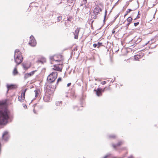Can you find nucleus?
Instances as JSON below:
<instances>
[{
    "mask_svg": "<svg viewBox=\"0 0 158 158\" xmlns=\"http://www.w3.org/2000/svg\"><path fill=\"white\" fill-rule=\"evenodd\" d=\"M10 112L7 108L6 101H0V124H5L8 122Z\"/></svg>",
    "mask_w": 158,
    "mask_h": 158,
    "instance_id": "f257e3e1",
    "label": "nucleus"
},
{
    "mask_svg": "<svg viewBox=\"0 0 158 158\" xmlns=\"http://www.w3.org/2000/svg\"><path fill=\"white\" fill-rule=\"evenodd\" d=\"M14 57L15 62L17 65L20 64L23 61V58L21 55V53L18 49H16L15 51Z\"/></svg>",
    "mask_w": 158,
    "mask_h": 158,
    "instance_id": "f03ea898",
    "label": "nucleus"
},
{
    "mask_svg": "<svg viewBox=\"0 0 158 158\" xmlns=\"http://www.w3.org/2000/svg\"><path fill=\"white\" fill-rule=\"evenodd\" d=\"M57 77V73L56 71L52 72L47 77V80L49 82L52 83L53 82Z\"/></svg>",
    "mask_w": 158,
    "mask_h": 158,
    "instance_id": "7ed1b4c3",
    "label": "nucleus"
},
{
    "mask_svg": "<svg viewBox=\"0 0 158 158\" xmlns=\"http://www.w3.org/2000/svg\"><path fill=\"white\" fill-rule=\"evenodd\" d=\"M29 44L31 46L33 47L35 46L36 44V41L34 37L32 35L30 37Z\"/></svg>",
    "mask_w": 158,
    "mask_h": 158,
    "instance_id": "20e7f679",
    "label": "nucleus"
},
{
    "mask_svg": "<svg viewBox=\"0 0 158 158\" xmlns=\"http://www.w3.org/2000/svg\"><path fill=\"white\" fill-rule=\"evenodd\" d=\"M26 90H27L26 89L22 91L21 96H19L18 99H19V101L20 102H22V100L24 99L25 93V92H26Z\"/></svg>",
    "mask_w": 158,
    "mask_h": 158,
    "instance_id": "39448f33",
    "label": "nucleus"
},
{
    "mask_svg": "<svg viewBox=\"0 0 158 158\" xmlns=\"http://www.w3.org/2000/svg\"><path fill=\"white\" fill-rule=\"evenodd\" d=\"M6 87L7 88V92H8L9 89H14L16 88L17 87V85L15 84L9 85L7 84Z\"/></svg>",
    "mask_w": 158,
    "mask_h": 158,
    "instance_id": "423d86ee",
    "label": "nucleus"
},
{
    "mask_svg": "<svg viewBox=\"0 0 158 158\" xmlns=\"http://www.w3.org/2000/svg\"><path fill=\"white\" fill-rule=\"evenodd\" d=\"M2 138L3 139L6 141L8 140L9 138V135L7 131H5L3 133L2 135Z\"/></svg>",
    "mask_w": 158,
    "mask_h": 158,
    "instance_id": "0eeeda50",
    "label": "nucleus"
},
{
    "mask_svg": "<svg viewBox=\"0 0 158 158\" xmlns=\"http://www.w3.org/2000/svg\"><path fill=\"white\" fill-rule=\"evenodd\" d=\"M144 56V54L141 53H139L136 55L134 57L135 60H138L139 59L141 58Z\"/></svg>",
    "mask_w": 158,
    "mask_h": 158,
    "instance_id": "6e6552de",
    "label": "nucleus"
},
{
    "mask_svg": "<svg viewBox=\"0 0 158 158\" xmlns=\"http://www.w3.org/2000/svg\"><path fill=\"white\" fill-rule=\"evenodd\" d=\"M101 9L99 6L96 7L94 10V13L95 15L96 16L98 15L99 11H101Z\"/></svg>",
    "mask_w": 158,
    "mask_h": 158,
    "instance_id": "1a4fd4ad",
    "label": "nucleus"
},
{
    "mask_svg": "<svg viewBox=\"0 0 158 158\" xmlns=\"http://www.w3.org/2000/svg\"><path fill=\"white\" fill-rule=\"evenodd\" d=\"M80 28H77L76 29L74 32H73V34L74 35V38L75 39H77L78 38V35L79 32L80 31Z\"/></svg>",
    "mask_w": 158,
    "mask_h": 158,
    "instance_id": "9d476101",
    "label": "nucleus"
},
{
    "mask_svg": "<svg viewBox=\"0 0 158 158\" xmlns=\"http://www.w3.org/2000/svg\"><path fill=\"white\" fill-rule=\"evenodd\" d=\"M35 98H37L38 97L40 93V90L39 89H37L34 90Z\"/></svg>",
    "mask_w": 158,
    "mask_h": 158,
    "instance_id": "9b49d317",
    "label": "nucleus"
},
{
    "mask_svg": "<svg viewBox=\"0 0 158 158\" xmlns=\"http://www.w3.org/2000/svg\"><path fill=\"white\" fill-rule=\"evenodd\" d=\"M53 69L55 70H57L58 71H61L62 70V68H60L57 65H54V68Z\"/></svg>",
    "mask_w": 158,
    "mask_h": 158,
    "instance_id": "f8f14e48",
    "label": "nucleus"
},
{
    "mask_svg": "<svg viewBox=\"0 0 158 158\" xmlns=\"http://www.w3.org/2000/svg\"><path fill=\"white\" fill-rule=\"evenodd\" d=\"M36 71V70L33 71L30 73H27L25 74V76L27 77L31 76L34 74Z\"/></svg>",
    "mask_w": 158,
    "mask_h": 158,
    "instance_id": "ddd939ff",
    "label": "nucleus"
},
{
    "mask_svg": "<svg viewBox=\"0 0 158 158\" xmlns=\"http://www.w3.org/2000/svg\"><path fill=\"white\" fill-rule=\"evenodd\" d=\"M94 91L96 92L97 95L99 96H100L101 94V89H98L97 90H94Z\"/></svg>",
    "mask_w": 158,
    "mask_h": 158,
    "instance_id": "4468645a",
    "label": "nucleus"
},
{
    "mask_svg": "<svg viewBox=\"0 0 158 158\" xmlns=\"http://www.w3.org/2000/svg\"><path fill=\"white\" fill-rule=\"evenodd\" d=\"M122 143H123L122 142L120 141L116 145L113 144V148H115L116 147H117L118 146H119L121 144H122Z\"/></svg>",
    "mask_w": 158,
    "mask_h": 158,
    "instance_id": "2eb2a0df",
    "label": "nucleus"
},
{
    "mask_svg": "<svg viewBox=\"0 0 158 158\" xmlns=\"http://www.w3.org/2000/svg\"><path fill=\"white\" fill-rule=\"evenodd\" d=\"M18 73V72L16 68H14L13 72V74L14 75H16Z\"/></svg>",
    "mask_w": 158,
    "mask_h": 158,
    "instance_id": "dca6fc26",
    "label": "nucleus"
},
{
    "mask_svg": "<svg viewBox=\"0 0 158 158\" xmlns=\"http://www.w3.org/2000/svg\"><path fill=\"white\" fill-rule=\"evenodd\" d=\"M136 39H137V40L136 42V44H138L139 42H140L142 40L141 39V38H140L139 37L138 38L137 37H135V40Z\"/></svg>",
    "mask_w": 158,
    "mask_h": 158,
    "instance_id": "f3484780",
    "label": "nucleus"
},
{
    "mask_svg": "<svg viewBox=\"0 0 158 158\" xmlns=\"http://www.w3.org/2000/svg\"><path fill=\"white\" fill-rule=\"evenodd\" d=\"M131 11H132V10L130 9L127 10L126 11V13L124 15V17H125L127 15L128 13H130Z\"/></svg>",
    "mask_w": 158,
    "mask_h": 158,
    "instance_id": "a211bd4d",
    "label": "nucleus"
},
{
    "mask_svg": "<svg viewBox=\"0 0 158 158\" xmlns=\"http://www.w3.org/2000/svg\"><path fill=\"white\" fill-rule=\"evenodd\" d=\"M70 95L73 98L75 97V92L74 91H71L70 93Z\"/></svg>",
    "mask_w": 158,
    "mask_h": 158,
    "instance_id": "6ab92c4d",
    "label": "nucleus"
},
{
    "mask_svg": "<svg viewBox=\"0 0 158 158\" xmlns=\"http://www.w3.org/2000/svg\"><path fill=\"white\" fill-rule=\"evenodd\" d=\"M62 19V16H58L57 19V21L58 22L60 21Z\"/></svg>",
    "mask_w": 158,
    "mask_h": 158,
    "instance_id": "aec40b11",
    "label": "nucleus"
},
{
    "mask_svg": "<svg viewBox=\"0 0 158 158\" xmlns=\"http://www.w3.org/2000/svg\"><path fill=\"white\" fill-rule=\"evenodd\" d=\"M127 20L128 22L131 23L132 20V19L131 17H129L128 18Z\"/></svg>",
    "mask_w": 158,
    "mask_h": 158,
    "instance_id": "412c9836",
    "label": "nucleus"
},
{
    "mask_svg": "<svg viewBox=\"0 0 158 158\" xmlns=\"http://www.w3.org/2000/svg\"><path fill=\"white\" fill-rule=\"evenodd\" d=\"M61 103L62 102L61 101L57 102L56 103V105L57 106H60L61 104Z\"/></svg>",
    "mask_w": 158,
    "mask_h": 158,
    "instance_id": "4be33fe9",
    "label": "nucleus"
},
{
    "mask_svg": "<svg viewBox=\"0 0 158 158\" xmlns=\"http://www.w3.org/2000/svg\"><path fill=\"white\" fill-rule=\"evenodd\" d=\"M23 67L24 68V69L26 70H27L29 67L27 66L25 64L23 65Z\"/></svg>",
    "mask_w": 158,
    "mask_h": 158,
    "instance_id": "5701e85b",
    "label": "nucleus"
},
{
    "mask_svg": "<svg viewBox=\"0 0 158 158\" xmlns=\"http://www.w3.org/2000/svg\"><path fill=\"white\" fill-rule=\"evenodd\" d=\"M97 44V48H98L102 45V43H101L98 42Z\"/></svg>",
    "mask_w": 158,
    "mask_h": 158,
    "instance_id": "b1692460",
    "label": "nucleus"
},
{
    "mask_svg": "<svg viewBox=\"0 0 158 158\" xmlns=\"http://www.w3.org/2000/svg\"><path fill=\"white\" fill-rule=\"evenodd\" d=\"M61 81V78H59L58 79H57V82H56V84L57 85L58 83V82H60V81Z\"/></svg>",
    "mask_w": 158,
    "mask_h": 158,
    "instance_id": "393cba45",
    "label": "nucleus"
},
{
    "mask_svg": "<svg viewBox=\"0 0 158 158\" xmlns=\"http://www.w3.org/2000/svg\"><path fill=\"white\" fill-rule=\"evenodd\" d=\"M115 137V136L114 135H110L109 136V137L110 138H114Z\"/></svg>",
    "mask_w": 158,
    "mask_h": 158,
    "instance_id": "a878e982",
    "label": "nucleus"
},
{
    "mask_svg": "<svg viewBox=\"0 0 158 158\" xmlns=\"http://www.w3.org/2000/svg\"><path fill=\"white\" fill-rule=\"evenodd\" d=\"M87 3V0H83L82 3L83 4H85Z\"/></svg>",
    "mask_w": 158,
    "mask_h": 158,
    "instance_id": "bb28decb",
    "label": "nucleus"
},
{
    "mask_svg": "<svg viewBox=\"0 0 158 158\" xmlns=\"http://www.w3.org/2000/svg\"><path fill=\"white\" fill-rule=\"evenodd\" d=\"M106 15H107V11L106 10L105 12V15L104 16V20H105V19L106 18Z\"/></svg>",
    "mask_w": 158,
    "mask_h": 158,
    "instance_id": "cd10ccee",
    "label": "nucleus"
},
{
    "mask_svg": "<svg viewBox=\"0 0 158 158\" xmlns=\"http://www.w3.org/2000/svg\"><path fill=\"white\" fill-rule=\"evenodd\" d=\"M139 24V22H137L136 23H134V26L136 27L137 26L138 24Z\"/></svg>",
    "mask_w": 158,
    "mask_h": 158,
    "instance_id": "c85d7f7f",
    "label": "nucleus"
},
{
    "mask_svg": "<svg viewBox=\"0 0 158 158\" xmlns=\"http://www.w3.org/2000/svg\"><path fill=\"white\" fill-rule=\"evenodd\" d=\"M106 82L105 81H103L102 82V85H105L106 84Z\"/></svg>",
    "mask_w": 158,
    "mask_h": 158,
    "instance_id": "c756f323",
    "label": "nucleus"
},
{
    "mask_svg": "<svg viewBox=\"0 0 158 158\" xmlns=\"http://www.w3.org/2000/svg\"><path fill=\"white\" fill-rule=\"evenodd\" d=\"M97 44H93V46L94 48H96V47H97Z\"/></svg>",
    "mask_w": 158,
    "mask_h": 158,
    "instance_id": "7c9ffc66",
    "label": "nucleus"
},
{
    "mask_svg": "<svg viewBox=\"0 0 158 158\" xmlns=\"http://www.w3.org/2000/svg\"><path fill=\"white\" fill-rule=\"evenodd\" d=\"M50 59L51 60H52L53 59V56H52L50 57Z\"/></svg>",
    "mask_w": 158,
    "mask_h": 158,
    "instance_id": "2f4dec72",
    "label": "nucleus"
},
{
    "mask_svg": "<svg viewBox=\"0 0 158 158\" xmlns=\"http://www.w3.org/2000/svg\"><path fill=\"white\" fill-rule=\"evenodd\" d=\"M71 85V83H69L68 84H67V86L68 87H69V86H70V85Z\"/></svg>",
    "mask_w": 158,
    "mask_h": 158,
    "instance_id": "473e14b6",
    "label": "nucleus"
},
{
    "mask_svg": "<svg viewBox=\"0 0 158 158\" xmlns=\"http://www.w3.org/2000/svg\"><path fill=\"white\" fill-rule=\"evenodd\" d=\"M46 98V96H45V97H44V100L45 101H46V102H48V101H49V100H47H47H45V98Z\"/></svg>",
    "mask_w": 158,
    "mask_h": 158,
    "instance_id": "72a5a7b5",
    "label": "nucleus"
},
{
    "mask_svg": "<svg viewBox=\"0 0 158 158\" xmlns=\"http://www.w3.org/2000/svg\"><path fill=\"white\" fill-rule=\"evenodd\" d=\"M150 41H149L147 43H146L145 44V45H147L148 44H150Z\"/></svg>",
    "mask_w": 158,
    "mask_h": 158,
    "instance_id": "f704fd0d",
    "label": "nucleus"
},
{
    "mask_svg": "<svg viewBox=\"0 0 158 158\" xmlns=\"http://www.w3.org/2000/svg\"><path fill=\"white\" fill-rule=\"evenodd\" d=\"M109 156V155H106L104 158H106L107 157Z\"/></svg>",
    "mask_w": 158,
    "mask_h": 158,
    "instance_id": "c9c22d12",
    "label": "nucleus"
},
{
    "mask_svg": "<svg viewBox=\"0 0 158 158\" xmlns=\"http://www.w3.org/2000/svg\"><path fill=\"white\" fill-rule=\"evenodd\" d=\"M128 158H134V157L132 156H131L128 157Z\"/></svg>",
    "mask_w": 158,
    "mask_h": 158,
    "instance_id": "e433bc0d",
    "label": "nucleus"
},
{
    "mask_svg": "<svg viewBox=\"0 0 158 158\" xmlns=\"http://www.w3.org/2000/svg\"><path fill=\"white\" fill-rule=\"evenodd\" d=\"M115 31H113L112 32V34H114L115 33Z\"/></svg>",
    "mask_w": 158,
    "mask_h": 158,
    "instance_id": "4c0bfd02",
    "label": "nucleus"
},
{
    "mask_svg": "<svg viewBox=\"0 0 158 158\" xmlns=\"http://www.w3.org/2000/svg\"><path fill=\"white\" fill-rule=\"evenodd\" d=\"M130 23H129H129H128L127 24V25L128 26L130 24Z\"/></svg>",
    "mask_w": 158,
    "mask_h": 158,
    "instance_id": "58836bf2",
    "label": "nucleus"
},
{
    "mask_svg": "<svg viewBox=\"0 0 158 158\" xmlns=\"http://www.w3.org/2000/svg\"><path fill=\"white\" fill-rule=\"evenodd\" d=\"M139 17H138V16H137V17L134 20H135L136 19H137V18H139Z\"/></svg>",
    "mask_w": 158,
    "mask_h": 158,
    "instance_id": "ea45409f",
    "label": "nucleus"
},
{
    "mask_svg": "<svg viewBox=\"0 0 158 158\" xmlns=\"http://www.w3.org/2000/svg\"><path fill=\"white\" fill-rule=\"evenodd\" d=\"M34 112L36 114V112H35V110H34Z\"/></svg>",
    "mask_w": 158,
    "mask_h": 158,
    "instance_id": "a19ab883",
    "label": "nucleus"
},
{
    "mask_svg": "<svg viewBox=\"0 0 158 158\" xmlns=\"http://www.w3.org/2000/svg\"><path fill=\"white\" fill-rule=\"evenodd\" d=\"M67 20H68V21H69V18H68V19H67Z\"/></svg>",
    "mask_w": 158,
    "mask_h": 158,
    "instance_id": "79ce46f5",
    "label": "nucleus"
},
{
    "mask_svg": "<svg viewBox=\"0 0 158 158\" xmlns=\"http://www.w3.org/2000/svg\"><path fill=\"white\" fill-rule=\"evenodd\" d=\"M27 107V106L25 105V107Z\"/></svg>",
    "mask_w": 158,
    "mask_h": 158,
    "instance_id": "37998d69",
    "label": "nucleus"
},
{
    "mask_svg": "<svg viewBox=\"0 0 158 158\" xmlns=\"http://www.w3.org/2000/svg\"><path fill=\"white\" fill-rule=\"evenodd\" d=\"M95 17V18H94V19H95V16H94Z\"/></svg>",
    "mask_w": 158,
    "mask_h": 158,
    "instance_id": "c03bdc74",
    "label": "nucleus"
}]
</instances>
